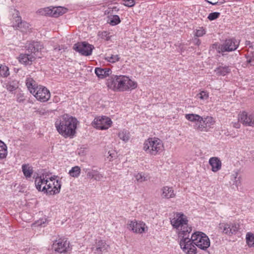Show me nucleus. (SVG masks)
<instances>
[{
  "instance_id": "f257e3e1",
  "label": "nucleus",
  "mask_w": 254,
  "mask_h": 254,
  "mask_svg": "<svg viewBox=\"0 0 254 254\" xmlns=\"http://www.w3.org/2000/svg\"><path fill=\"white\" fill-rule=\"evenodd\" d=\"M77 121L67 114L64 115L57 120L55 127L60 134L64 137L73 136L76 131Z\"/></svg>"
},
{
  "instance_id": "f03ea898",
  "label": "nucleus",
  "mask_w": 254,
  "mask_h": 254,
  "mask_svg": "<svg viewBox=\"0 0 254 254\" xmlns=\"http://www.w3.org/2000/svg\"><path fill=\"white\" fill-rule=\"evenodd\" d=\"M26 85L30 92L39 101L42 102L47 101L50 98V92L45 87L38 85L31 77H27Z\"/></svg>"
},
{
  "instance_id": "7ed1b4c3",
  "label": "nucleus",
  "mask_w": 254,
  "mask_h": 254,
  "mask_svg": "<svg viewBox=\"0 0 254 254\" xmlns=\"http://www.w3.org/2000/svg\"><path fill=\"white\" fill-rule=\"evenodd\" d=\"M25 48L31 54H21L19 57V61L25 65H31L35 60L36 53L42 49L43 46L38 41H28L26 43Z\"/></svg>"
},
{
  "instance_id": "20e7f679",
  "label": "nucleus",
  "mask_w": 254,
  "mask_h": 254,
  "mask_svg": "<svg viewBox=\"0 0 254 254\" xmlns=\"http://www.w3.org/2000/svg\"><path fill=\"white\" fill-rule=\"evenodd\" d=\"M191 228H187L185 231L179 232V237L180 238V245L183 252L187 254H196V248L192 241V236L190 238V234Z\"/></svg>"
},
{
  "instance_id": "39448f33",
  "label": "nucleus",
  "mask_w": 254,
  "mask_h": 254,
  "mask_svg": "<svg viewBox=\"0 0 254 254\" xmlns=\"http://www.w3.org/2000/svg\"><path fill=\"white\" fill-rule=\"evenodd\" d=\"M143 149L146 153L155 156L164 150V145L158 138H149L144 141Z\"/></svg>"
},
{
  "instance_id": "423d86ee",
  "label": "nucleus",
  "mask_w": 254,
  "mask_h": 254,
  "mask_svg": "<svg viewBox=\"0 0 254 254\" xmlns=\"http://www.w3.org/2000/svg\"><path fill=\"white\" fill-rule=\"evenodd\" d=\"M240 44V42L235 38H229L226 39L221 44H214L213 47H215L218 53L221 54L222 56L225 55V52H231L237 49Z\"/></svg>"
},
{
  "instance_id": "0eeeda50",
  "label": "nucleus",
  "mask_w": 254,
  "mask_h": 254,
  "mask_svg": "<svg viewBox=\"0 0 254 254\" xmlns=\"http://www.w3.org/2000/svg\"><path fill=\"white\" fill-rule=\"evenodd\" d=\"M192 239L194 245L201 250L206 251L210 246L209 239L204 233L196 232L192 234Z\"/></svg>"
},
{
  "instance_id": "6e6552de",
  "label": "nucleus",
  "mask_w": 254,
  "mask_h": 254,
  "mask_svg": "<svg viewBox=\"0 0 254 254\" xmlns=\"http://www.w3.org/2000/svg\"><path fill=\"white\" fill-rule=\"evenodd\" d=\"M188 222L186 216L181 213H177L175 217L171 220V224L173 227L179 231V232L185 231L187 228H191L188 227Z\"/></svg>"
},
{
  "instance_id": "1a4fd4ad",
  "label": "nucleus",
  "mask_w": 254,
  "mask_h": 254,
  "mask_svg": "<svg viewBox=\"0 0 254 254\" xmlns=\"http://www.w3.org/2000/svg\"><path fill=\"white\" fill-rule=\"evenodd\" d=\"M56 177H52L49 178V182L47 184L46 190L44 192L49 195H54L60 192L61 188V182L56 179Z\"/></svg>"
},
{
  "instance_id": "9d476101",
  "label": "nucleus",
  "mask_w": 254,
  "mask_h": 254,
  "mask_svg": "<svg viewBox=\"0 0 254 254\" xmlns=\"http://www.w3.org/2000/svg\"><path fill=\"white\" fill-rule=\"evenodd\" d=\"M13 26L15 29L20 30L23 33H27L31 30L30 24L26 21H22L19 12L18 11L13 14Z\"/></svg>"
},
{
  "instance_id": "9b49d317",
  "label": "nucleus",
  "mask_w": 254,
  "mask_h": 254,
  "mask_svg": "<svg viewBox=\"0 0 254 254\" xmlns=\"http://www.w3.org/2000/svg\"><path fill=\"white\" fill-rule=\"evenodd\" d=\"M119 82L117 91H124L129 89H134L137 87L135 82L126 76L120 75Z\"/></svg>"
},
{
  "instance_id": "f8f14e48",
  "label": "nucleus",
  "mask_w": 254,
  "mask_h": 254,
  "mask_svg": "<svg viewBox=\"0 0 254 254\" xmlns=\"http://www.w3.org/2000/svg\"><path fill=\"white\" fill-rule=\"evenodd\" d=\"M94 47L86 42L74 44L73 49L83 56L91 55Z\"/></svg>"
},
{
  "instance_id": "ddd939ff",
  "label": "nucleus",
  "mask_w": 254,
  "mask_h": 254,
  "mask_svg": "<svg viewBox=\"0 0 254 254\" xmlns=\"http://www.w3.org/2000/svg\"><path fill=\"white\" fill-rule=\"evenodd\" d=\"M93 123L95 128L103 130L109 128L111 126L112 122L108 117H101L95 118Z\"/></svg>"
},
{
  "instance_id": "4468645a",
  "label": "nucleus",
  "mask_w": 254,
  "mask_h": 254,
  "mask_svg": "<svg viewBox=\"0 0 254 254\" xmlns=\"http://www.w3.org/2000/svg\"><path fill=\"white\" fill-rule=\"evenodd\" d=\"M145 224L142 222H137L135 220H129L127 223V228L135 233H142L145 231Z\"/></svg>"
},
{
  "instance_id": "2eb2a0df",
  "label": "nucleus",
  "mask_w": 254,
  "mask_h": 254,
  "mask_svg": "<svg viewBox=\"0 0 254 254\" xmlns=\"http://www.w3.org/2000/svg\"><path fill=\"white\" fill-rule=\"evenodd\" d=\"M55 250L60 253H66L70 250L69 243L65 238L60 239L53 244Z\"/></svg>"
},
{
  "instance_id": "dca6fc26",
  "label": "nucleus",
  "mask_w": 254,
  "mask_h": 254,
  "mask_svg": "<svg viewBox=\"0 0 254 254\" xmlns=\"http://www.w3.org/2000/svg\"><path fill=\"white\" fill-rule=\"evenodd\" d=\"M238 120L245 126L254 127V114L243 112L239 114Z\"/></svg>"
},
{
  "instance_id": "f3484780",
  "label": "nucleus",
  "mask_w": 254,
  "mask_h": 254,
  "mask_svg": "<svg viewBox=\"0 0 254 254\" xmlns=\"http://www.w3.org/2000/svg\"><path fill=\"white\" fill-rule=\"evenodd\" d=\"M109 248V245L105 241L99 240L96 241L91 250L95 254H104L108 252Z\"/></svg>"
},
{
  "instance_id": "a211bd4d",
  "label": "nucleus",
  "mask_w": 254,
  "mask_h": 254,
  "mask_svg": "<svg viewBox=\"0 0 254 254\" xmlns=\"http://www.w3.org/2000/svg\"><path fill=\"white\" fill-rule=\"evenodd\" d=\"M34 178H35L36 188L38 191L44 192V190H46V187L49 180L48 179H46L44 175L36 177H34Z\"/></svg>"
},
{
  "instance_id": "6ab92c4d",
  "label": "nucleus",
  "mask_w": 254,
  "mask_h": 254,
  "mask_svg": "<svg viewBox=\"0 0 254 254\" xmlns=\"http://www.w3.org/2000/svg\"><path fill=\"white\" fill-rule=\"evenodd\" d=\"M87 178L94 179L97 181H101L103 178V175L101 174L97 170L86 169L85 170Z\"/></svg>"
},
{
  "instance_id": "aec40b11",
  "label": "nucleus",
  "mask_w": 254,
  "mask_h": 254,
  "mask_svg": "<svg viewBox=\"0 0 254 254\" xmlns=\"http://www.w3.org/2000/svg\"><path fill=\"white\" fill-rule=\"evenodd\" d=\"M95 73L99 78L103 79L111 75L112 71L110 68H108L96 67Z\"/></svg>"
},
{
  "instance_id": "412c9836",
  "label": "nucleus",
  "mask_w": 254,
  "mask_h": 254,
  "mask_svg": "<svg viewBox=\"0 0 254 254\" xmlns=\"http://www.w3.org/2000/svg\"><path fill=\"white\" fill-rule=\"evenodd\" d=\"M119 78H120V75H111L107 80V86L114 90H117L118 83L119 82Z\"/></svg>"
},
{
  "instance_id": "4be33fe9",
  "label": "nucleus",
  "mask_w": 254,
  "mask_h": 254,
  "mask_svg": "<svg viewBox=\"0 0 254 254\" xmlns=\"http://www.w3.org/2000/svg\"><path fill=\"white\" fill-rule=\"evenodd\" d=\"M161 196L165 198H173L175 196V193L172 187L168 186L164 187L161 189Z\"/></svg>"
},
{
  "instance_id": "5701e85b",
  "label": "nucleus",
  "mask_w": 254,
  "mask_h": 254,
  "mask_svg": "<svg viewBox=\"0 0 254 254\" xmlns=\"http://www.w3.org/2000/svg\"><path fill=\"white\" fill-rule=\"evenodd\" d=\"M209 164L212 167V171L216 172L221 168V162L217 157H211L209 160Z\"/></svg>"
},
{
  "instance_id": "b1692460",
  "label": "nucleus",
  "mask_w": 254,
  "mask_h": 254,
  "mask_svg": "<svg viewBox=\"0 0 254 254\" xmlns=\"http://www.w3.org/2000/svg\"><path fill=\"white\" fill-rule=\"evenodd\" d=\"M22 171L25 177L28 179L31 177L33 173V167L29 164H24L21 167Z\"/></svg>"
},
{
  "instance_id": "393cba45",
  "label": "nucleus",
  "mask_w": 254,
  "mask_h": 254,
  "mask_svg": "<svg viewBox=\"0 0 254 254\" xmlns=\"http://www.w3.org/2000/svg\"><path fill=\"white\" fill-rule=\"evenodd\" d=\"M204 119L201 117V120H199L198 123H196L194 126V128L200 131H207L208 128H205Z\"/></svg>"
},
{
  "instance_id": "a878e982",
  "label": "nucleus",
  "mask_w": 254,
  "mask_h": 254,
  "mask_svg": "<svg viewBox=\"0 0 254 254\" xmlns=\"http://www.w3.org/2000/svg\"><path fill=\"white\" fill-rule=\"evenodd\" d=\"M230 70L231 69L228 66H219L216 68L215 71L217 75L224 76L228 73L230 72Z\"/></svg>"
},
{
  "instance_id": "bb28decb",
  "label": "nucleus",
  "mask_w": 254,
  "mask_h": 254,
  "mask_svg": "<svg viewBox=\"0 0 254 254\" xmlns=\"http://www.w3.org/2000/svg\"><path fill=\"white\" fill-rule=\"evenodd\" d=\"M5 85L6 89L10 92L15 90L18 87V82L16 80L9 81L5 83Z\"/></svg>"
},
{
  "instance_id": "cd10ccee",
  "label": "nucleus",
  "mask_w": 254,
  "mask_h": 254,
  "mask_svg": "<svg viewBox=\"0 0 254 254\" xmlns=\"http://www.w3.org/2000/svg\"><path fill=\"white\" fill-rule=\"evenodd\" d=\"M185 117L189 121L195 123V125L201 120V116L194 114H186Z\"/></svg>"
},
{
  "instance_id": "c85d7f7f",
  "label": "nucleus",
  "mask_w": 254,
  "mask_h": 254,
  "mask_svg": "<svg viewBox=\"0 0 254 254\" xmlns=\"http://www.w3.org/2000/svg\"><path fill=\"white\" fill-rule=\"evenodd\" d=\"M118 136L123 141L127 142L130 138L129 132L127 130L124 129L119 132Z\"/></svg>"
},
{
  "instance_id": "c756f323",
  "label": "nucleus",
  "mask_w": 254,
  "mask_h": 254,
  "mask_svg": "<svg viewBox=\"0 0 254 254\" xmlns=\"http://www.w3.org/2000/svg\"><path fill=\"white\" fill-rule=\"evenodd\" d=\"M66 11V9L65 8H64L63 7H57L56 8H54L52 10L53 12V15L54 17H58L59 16L62 15L64 13H65Z\"/></svg>"
},
{
  "instance_id": "7c9ffc66",
  "label": "nucleus",
  "mask_w": 254,
  "mask_h": 254,
  "mask_svg": "<svg viewBox=\"0 0 254 254\" xmlns=\"http://www.w3.org/2000/svg\"><path fill=\"white\" fill-rule=\"evenodd\" d=\"M7 155V147L6 145L0 140V159L6 157Z\"/></svg>"
},
{
  "instance_id": "2f4dec72",
  "label": "nucleus",
  "mask_w": 254,
  "mask_h": 254,
  "mask_svg": "<svg viewBox=\"0 0 254 254\" xmlns=\"http://www.w3.org/2000/svg\"><path fill=\"white\" fill-rule=\"evenodd\" d=\"M108 22L112 26L116 25L121 22L119 16L117 15H114L109 17Z\"/></svg>"
},
{
  "instance_id": "473e14b6",
  "label": "nucleus",
  "mask_w": 254,
  "mask_h": 254,
  "mask_svg": "<svg viewBox=\"0 0 254 254\" xmlns=\"http://www.w3.org/2000/svg\"><path fill=\"white\" fill-rule=\"evenodd\" d=\"M246 239L247 243L250 247H254V235L253 233L248 232L246 235Z\"/></svg>"
},
{
  "instance_id": "72a5a7b5",
  "label": "nucleus",
  "mask_w": 254,
  "mask_h": 254,
  "mask_svg": "<svg viewBox=\"0 0 254 254\" xmlns=\"http://www.w3.org/2000/svg\"><path fill=\"white\" fill-rule=\"evenodd\" d=\"M9 75V69L5 65L0 66V77H6Z\"/></svg>"
},
{
  "instance_id": "f704fd0d",
  "label": "nucleus",
  "mask_w": 254,
  "mask_h": 254,
  "mask_svg": "<svg viewBox=\"0 0 254 254\" xmlns=\"http://www.w3.org/2000/svg\"><path fill=\"white\" fill-rule=\"evenodd\" d=\"M80 173V168L78 166H74L69 171V174L72 177H78Z\"/></svg>"
},
{
  "instance_id": "c9c22d12",
  "label": "nucleus",
  "mask_w": 254,
  "mask_h": 254,
  "mask_svg": "<svg viewBox=\"0 0 254 254\" xmlns=\"http://www.w3.org/2000/svg\"><path fill=\"white\" fill-rule=\"evenodd\" d=\"M220 227L223 229V232L227 234L228 235L231 236V233L230 230V224L227 223H222L220 224Z\"/></svg>"
},
{
  "instance_id": "e433bc0d",
  "label": "nucleus",
  "mask_w": 254,
  "mask_h": 254,
  "mask_svg": "<svg viewBox=\"0 0 254 254\" xmlns=\"http://www.w3.org/2000/svg\"><path fill=\"white\" fill-rule=\"evenodd\" d=\"M204 119L205 128H210L214 123V121L212 117L207 116L205 118H203Z\"/></svg>"
},
{
  "instance_id": "4c0bfd02",
  "label": "nucleus",
  "mask_w": 254,
  "mask_h": 254,
  "mask_svg": "<svg viewBox=\"0 0 254 254\" xmlns=\"http://www.w3.org/2000/svg\"><path fill=\"white\" fill-rule=\"evenodd\" d=\"M105 59L110 63H114L119 61L120 57L118 55H112L111 56H107Z\"/></svg>"
},
{
  "instance_id": "58836bf2",
  "label": "nucleus",
  "mask_w": 254,
  "mask_h": 254,
  "mask_svg": "<svg viewBox=\"0 0 254 254\" xmlns=\"http://www.w3.org/2000/svg\"><path fill=\"white\" fill-rule=\"evenodd\" d=\"M246 63L251 66H254V52L250 53L246 56Z\"/></svg>"
},
{
  "instance_id": "ea45409f",
  "label": "nucleus",
  "mask_w": 254,
  "mask_h": 254,
  "mask_svg": "<svg viewBox=\"0 0 254 254\" xmlns=\"http://www.w3.org/2000/svg\"><path fill=\"white\" fill-rule=\"evenodd\" d=\"M209 93L206 91H202L196 95V98L202 100L208 99Z\"/></svg>"
},
{
  "instance_id": "a19ab883",
  "label": "nucleus",
  "mask_w": 254,
  "mask_h": 254,
  "mask_svg": "<svg viewBox=\"0 0 254 254\" xmlns=\"http://www.w3.org/2000/svg\"><path fill=\"white\" fill-rule=\"evenodd\" d=\"M134 177L135 178L136 181L140 183H142L147 180V177L145 176L141 173H138L135 175Z\"/></svg>"
},
{
  "instance_id": "79ce46f5",
  "label": "nucleus",
  "mask_w": 254,
  "mask_h": 254,
  "mask_svg": "<svg viewBox=\"0 0 254 254\" xmlns=\"http://www.w3.org/2000/svg\"><path fill=\"white\" fill-rule=\"evenodd\" d=\"M220 13L219 12H214L210 13L208 15L207 18L210 21H212V20L217 19L220 16Z\"/></svg>"
},
{
  "instance_id": "37998d69",
  "label": "nucleus",
  "mask_w": 254,
  "mask_h": 254,
  "mask_svg": "<svg viewBox=\"0 0 254 254\" xmlns=\"http://www.w3.org/2000/svg\"><path fill=\"white\" fill-rule=\"evenodd\" d=\"M25 100V97L23 93H19L16 95V101L19 103H23Z\"/></svg>"
},
{
  "instance_id": "c03bdc74",
  "label": "nucleus",
  "mask_w": 254,
  "mask_h": 254,
  "mask_svg": "<svg viewBox=\"0 0 254 254\" xmlns=\"http://www.w3.org/2000/svg\"><path fill=\"white\" fill-rule=\"evenodd\" d=\"M239 229V225L236 224L230 225V231L231 233V235L235 234Z\"/></svg>"
},
{
  "instance_id": "a18cd8bd",
  "label": "nucleus",
  "mask_w": 254,
  "mask_h": 254,
  "mask_svg": "<svg viewBox=\"0 0 254 254\" xmlns=\"http://www.w3.org/2000/svg\"><path fill=\"white\" fill-rule=\"evenodd\" d=\"M110 33L107 31H103L100 34L101 37L102 39H105L106 41H108L110 39V36L109 35Z\"/></svg>"
},
{
  "instance_id": "49530a36",
  "label": "nucleus",
  "mask_w": 254,
  "mask_h": 254,
  "mask_svg": "<svg viewBox=\"0 0 254 254\" xmlns=\"http://www.w3.org/2000/svg\"><path fill=\"white\" fill-rule=\"evenodd\" d=\"M205 34V31L202 28H200L199 29L197 30L195 32V35L196 37H200L203 36Z\"/></svg>"
},
{
  "instance_id": "de8ad7c7",
  "label": "nucleus",
  "mask_w": 254,
  "mask_h": 254,
  "mask_svg": "<svg viewBox=\"0 0 254 254\" xmlns=\"http://www.w3.org/2000/svg\"><path fill=\"white\" fill-rule=\"evenodd\" d=\"M124 1H125V5L128 7L133 6L135 4L134 0H124Z\"/></svg>"
},
{
  "instance_id": "09e8293b",
  "label": "nucleus",
  "mask_w": 254,
  "mask_h": 254,
  "mask_svg": "<svg viewBox=\"0 0 254 254\" xmlns=\"http://www.w3.org/2000/svg\"><path fill=\"white\" fill-rule=\"evenodd\" d=\"M236 176L235 177V185L237 187H238V186H240V184H241V181L240 180V179L238 178V180H237V177L238 176V173H236Z\"/></svg>"
},
{
  "instance_id": "8fccbe9b",
  "label": "nucleus",
  "mask_w": 254,
  "mask_h": 254,
  "mask_svg": "<svg viewBox=\"0 0 254 254\" xmlns=\"http://www.w3.org/2000/svg\"><path fill=\"white\" fill-rule=\"evenodd\" d=\"M208 3L212 5H217L218 3V0H205Z\"/></svg>"
},
{
  "instance_id": "3c124183",
  "label": "nucleus",
  "mask_w": 254,
  "mask_h": 254,
  "mask_svg": "<svg viewBox=\"0 0 254 254\" xmlns=\"http://www.w3.org/2000/svg\"><path fill=\"white\" fill-rule=\"evenodd\" d=\"M193 43L195 45L199 46L201 42L199 39L195 38L193 39Z\"/></svg>"
},
{
  "instance_id": "603ef678",
  "label": "nucleus",
  "mask_w": 254,
  "mask_h": 254,
  "mask_svg": "<svg viewBox=\"0 0 254 254\" xmlns=\"http://www.w3.org/2000/svg\"><path fill=\"white\" fill-rule=\"evenodd\" d=\"M239 122H240L239 121H238V122H236V123H234L233 124V127H235V128H239L240 127V124L239 123Z\"/></svg>"
},
{
  "instance_id": "864d4df0",
  "label": "nucleus",
  "mask_w": 254,
  "mask_h": 254,
  "mask_svg": "<svg viewBox=\"0 0 254 254\" xmlns=\"http://www.w3.org/2000/svg\"><path fill=\"white\" fill-rule=\"evenodd\" d=\"M225 2V0H218V3L217 5H221L223 4Z\"/></svg>"
},
{
  "instance_id": "5fc2aeb1",
  "label": "nucleus",
  "mask_w": 254,
  "mask_h": 254,
  "mask_svg": "<svg viewBox=\"0 0 254 254\" xmlns=\"http://www.w3.org/2000/svg\"><path fill=\"white\" fill-rule=\"evenodd\" d=\"M110 156L111 157V158L113 157V156L112 155V154L110 153Z\"/></svg>"
}]
</instances>
